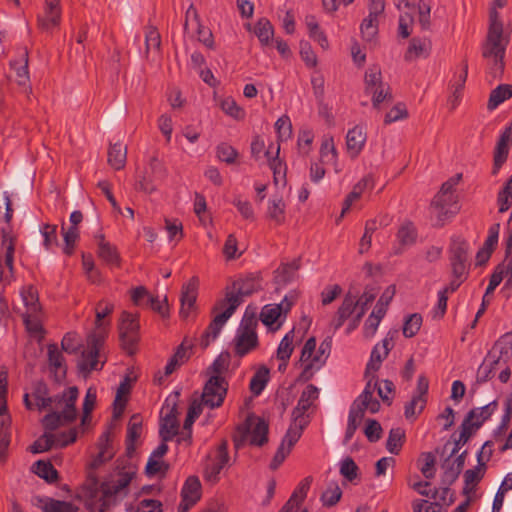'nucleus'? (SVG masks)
<instances>
[{"instance_id": "680f3d73", "label": "nucleus", "mask_w": 512, "mask_h": 512, "mask_svg": "<svg viewBox=\"0 0 512 512\" xmlns=\"http://www.w3.org/2000/svg\"><path fill=\"white\" fill-rule=\"evenodd\" d=\"M220 107L225 114L235 119H241L244 116V111L237 105L236 101L231 97L223 99L220 103Z\"/></svg>"}, {"instance_id": "c9c22d12", "label": "nucleus", "mask_w": 512, "mask_h": 512, "mask_svg": "<svg viewBox=\"0 0 512 512\" xmlns=\"http://www.w3.org/2000/svg\"><path fill=\"white\" fill-rule=\"evenodd\" d=\"M285 202L282 197H273L268 201L267 217L277 225L285 221Z\"/></svg>"}, {"instance_id": "f03ea898", "label": "nucleus", "mask_w": 512, "mask_h": 512, "mask_svg": "<svg viewBox=\"0 0 512 512\" xmlns=\"http://www.w3.org/2000/svg\"><path fill=\"white\" fill-rule=\"evenodd\" d=\"M114 310V305L108 301H100L96 308L95 331L87 337V347L82 351L78 368L82 373L89 374L93 370H101L105 360L101 361L100 351L104 345L106 328L109 322L103 321Z\"/></svg>"}, {"instance_id": "3c124183", "label": "nucleus", "mask_w": 512, "mask_h": 512, "mask_svg": "<svg viewBox=\"0 0 512 512\" xmlns=\"http://www.w3.org/2000/svg\"><path fill=\"white\" fill-rule=\"evenodd\" d=\"M98 257L102 259L106 264L111 266H117L119 264V254L116 247L112 244H102L97 250Z\"/></svg>"}, {"instance_id": "39448f33", "label": "nucleus", "mask_w": 512, "mask_h": 512, "mask_svg": "<svg viewBox=\"0 0 512 512\" xmlns=\"http://www.w3.org/2000/svg\"><path fill=\"white\" fill-rule=\"evenodd\" d=\"M78 395V388L73 386L64 390L61 394L53 396L51 406L48 408L50 413L42 419V424L46 430L53 431L59 426L70 424L76 420L78 412L75 404Z\"/></svg>"}, {"instance_id": "a878e982", "label": "nucleus", "mask_w": 512, "mask_h": 512, "mask_svg": "<svg viewBox=\"0 0 512 512\" xmlns=\"http://www.w3.org/2000/svg\"><path fill=\"white\" fill-rule=\"evenodd\" d=\"M366 143V133L362 126L356 125L348 130L346 135L347 152L351 158H356Z\"/></svg>"}, {"instance_id": "4d7b16f0", "label": "nucleus", "mask_w": 512, "mask_h": 512, "mask_svg": "<svg viewBox=\"0 0 512 512\" xmlns=\"http://www.w3.org/2000/svg\"><path fill=\"white\" fill-rule=\"evenodd\" d=\"M442 467L444 469V473L442 475V483L444 485L450 486L457 480L462 470L451 463L450 457L445 459Z\"/></svg>"}, {"instance_id": "c756f323", "label": "nucleus", "mask_w": 512, "mask_h": 512, "mask_svg": "<svg viewBox=\"0 0 512 512\" xmlns=\"http://www.w3.org/2000/svg\"><path fill=\"white\" fill-rule=\"evenodd\" d=\"M376 292L373 289H365L362 295L356 298L357 308L359 309L356 316L349 325L348 332L358 327L362 317L364 316L367 307L375 300Z\"/></svg>"}, {"instance_id": "f3484780", "label": "nucleus", "mask_w": 512, "mask_h": 512, "mask_svg": "<svg viewBox=\"0 0 512 512\" xmlns=\"http://www.w3.org/2000/svg\"><path fill=\"white\" fill-rule=\"evenodd\" d=\"M226 306L227 307H225V309L220 314L214 317L207 329L204 331L200 341L202 348H207L210 343L218 337L224 324L237 309L238 303H236V300H234L232 305Z\"/></svg>"}, {"instance_id": "473e14b6", "label": "nucleus", "mask_w": 512, "mask_h": 512, "mask_svg": "<svg viewBox=\"0 0 512 512\" xmlns=\"http://www.w3.org/2000/svg\"><path fill=\"white\" fill-rule=\"evenodd\" d=\"M320 157L323 162L331 163L337 173L340 172V168H338V154L333 137H325L322 140L320 147Z\"/></svg>"}, {"instance_id": "0e129e2a", "label": "nucleus", "mask_w": 512, "mask_h": 512, "mask_svg": "<svg viewBox=\"0 0 512 512\" xmlns=\"http://www.w3.org/2000/svg\"><path fill=\"white\" fill-rule=\"evenodd\" d=\"M279 307L275 305H265L260 313V319L266 326H272L280 318Z\"/></svg>"}, {"instance_id": "cd10ccee", "label": "nucleus", "mask_w": 512, "mask_h": 512, "mask_svg": "<svg viewBox=\"0 0 512 512\" xmlns=\"http://www.w3.org/2000/svg\"><path fill=\"white\" fill-rule=\"evenodd\" d=\"M176 412L174 405L161 421L159 434L164 442L172 440L178 434L179 423Z\"/></svg>"}, {"instance_id": "5fc2aeb1", "label": "nucleus", "mask_w": 512, "mask_h": 512, "mask_svg": "<svg viewBox=\"0 0 512 512\" xmlns=\"http://www.w3.org/2000/svg\"><path fill=\"white\" fill-rule=\"evenodd\" d=\"M359 468L351 457L344 458L340 463V474L349 482L358 479Z\"/></svg>"}, {"instance_id": "e2e57ef3", "label": "nucleus", "mask_w": 512, "mask_h": 512, "mask_svg": "<svg viewBox=\"0 0 512 512\" xmlns=\"http://www.w3.org/2000/svg\"><path fill=\"white\" fill-rule=\"evenodd\" d=\"M43 512H79V510L67 502L49 499L43 505Z\"/></svg>"}, {"instance_id": "f704fd0d", "label": "nucleus", "mask_w": 512, "mask_h": 512, "mask_svg": "<svg viewBox=\"0 0 512 512\" xmlns=\"http://www.w3.org/2000/svg\"><path fill=\"white\" fill-rule=\"evenodd\" d=\"M21 297L26 307L25 313H30V315H39L41 307L39 304L37 290L33 286L24 287L21 291Z\"/></svg>"}, {"instance_id": "b1692460", "label": "nucleus", "mask_w": 512, "mask_h": 512, "mask_svg": "<svg viewBox=\"0 0 512 512\" xmlns=\"http://www.w3.org/2000/svg\"><path fill=\"white\" fill-rule=\"evenodd\" d=\"M356 298H358V293L352 291H348L344 296L341 305L331 321V326L335 331L338 330L357 309L358 302H356Z\"/></svg>"}, {"instance_id": "2eb2a0df", "label": "nucleus", "mask_w": 512, "mask_h": 512, "mask_svg": "<svg viewBox=\"0 0 512 512\" xmlns=\"http://www.w3.org/2000/svg\"><path fill=\"white\" fill-rule=\"evenodd\" d=\"M165 176L166 170L164 165L156 157H153L138 181L136 188L151 194L157 190V182Z\"/></svg>"}, {"instance_id": "a211bd4d", "label": "nucleus", "mask_w": 512, "mask_h": 512, "mask_svg": "<svg viewBox=\"0 0 512 512\" xmlns=\"http://www.w3.org/2000/svg\"><path fill=\"white\" fill-rule=\"evenodd\" d=\"M397 333V330L389 331L381 343H378L374 346L371 352L370 360L367 363L366 374L370 372H376L380 369L381 363L384 359L387 358L390 350L394 346V339Z\"/></svg>"}, {"instance_id": "aec40b11", "label": "nucleus", "mask_w": 512, "mask_h": 512, "mask_svg": "<svg viewBox=\"0 0 512 512\" xmlns=\"http://www.w3.org/2000/svg\"><path fill=\"white\" fill-rule=\"evenodd\" d=\"M428 388V379L424 375H420L414 395L411 401L405 405V417L407 419L414 418L423 411L427 402Z\"/></svg>"}, {"instance_id": "a19ab883", "label": "nucleus", "mask_w": 512, "mask_h": 512, "mask_svg": "<svg viewBox=\"0 0 512 512\" xmlns=\"http://www.w3.org/2000/svg\"><path fill=\"white\" fill-rule=\"evenodd\" d=\"M269 381V369L265 366H261L253 375L250 381V391L255 396H258L262 393L264 388L266 387Z\"/></svg>"}, {"instance_id": "37998d69", "label": "nucleus", "mask_w": 512, "mask_h": 512, "mask_svg": "<svg viewBox=\"0 0 512 512\" xmlns=\"http://www.w3.org/2000/svg\"><path fill=\"white\" fill-rule=\"evenodd\" d=\"M294 330L288 332L281 340L277 349V358L283 361V367H287V362L293 352Z\"/></svg>"}, {"instance_id": "393cba45", "label": "nucleus", "mask_w": 512, "mask_h": 512, "mask_svg": "<svg viewBox=\"0 0 512 512\" xmlns=\"http://www.w3.org/2000/svg\"><path fill=\"white\" fill-rule=\"evenodd\" d=\"M47 354L50 372L53 373L56 381H61L66 376L67 370L61 351L56 344H49Z\"/></svg>"}, {"instance_id": "4468645a", "label": "nucleus", "mask_w": 512, "mask_h": 512, "mask_svg": "<svg viewBox=\"0 0 512 512\" xmlns=\"http://www.w3.org/2000/svg\"><path fill=\"white\" fill-rule=\"evenodd\" d=\"M77 439V430L76 428L70 429L68 432H63L61 434H52V433H44L40 438H38L33 445L31 446L32 453H41L49 450L53 446L65 447Z\"/></svg>"}, {"instance_id": "e433bc0d", "label": "nucleus", "mask_w": 512, "mask_h": 512, "mask_svg": "<svg viewBox=\"0 0 512 512\" xmlns=\"http://www.w3.org/2000/svg\"><path fill=\"white\" fill-rule=\"evenodd\" d=\"M127 149L121 143L111 144L108 150V163L115 170L124 168Z\"/></svg>"}, {"instance_id": "ea45409f", "label": "nucleus", "mask_w": 512, "mask_h": 512, "mask_svg": "<svg viewBox=\"0 0 512 512\" xmlns=\"http://www.w3.org/2000/svg\"><path fill=\"white\" fill-rule=\"evenodd\" d=\"M254 34L263 46H268L274 35V28L266 18L259 19L254 26Z\"/></svg>"}, {"instance_id": "bf43d9fd", "label": "nucleus", "mask_w": 512, "mask_h": 512, "mask_svg": "<svg viewBox=\"0 0 512 512\" xmlns=\"http://www.w3.org/2000/svg\"><path fill=\"white\" fill-rule=\"evenodd\" d=\"M313 478L311 476L305 477L298 485V487L295 489V491L290 496V500L295 502L296 504H301L304 499L307 497V493L310 489V486L312 484Z\"/></svg>"}, {"instance_id": "de8ad7c7", "label": "nucleus", "mask_w": 512, "mask_h": 512, "mask_svg": "<svg viewBox=\"0 0 512 512\" xmlns=\"http://www.w3.org/2000/svg\"><path fill=\"white\" fill-rule=\"evenodd\" d=\"M468 244L465 240L457 237L452 239L450 246V261L467 262Z\"/></svg>"}, {"instance_id": "f8f14e48", "label": "nucleus", "mask_w": 512, "mask_h": 512, "mask_svg": "<svg viewBox=\"0 0 512 512\" xmlns=\"http://www.w3.org/2000/svg\"><path fill=\"white\" fill-rule=\"evenodd\" d=\"M139 321L136 314L130 312H122L120 324H119V335L123 349L129 353L133 352L139 340Z\"/></svg>"}, {"instance_id": "9d476101", "label": "nucleus", "mask_w": 512, "mask_h": 512, "mask_svg": "<svg viewBox=\"0 0 512 512\" xmlns=\"http://www.w3.org/2000/svg\"><path fill=\"white\" fill-rule=\"evenodd\" d=\"M365 92L372 96V103L375 108H379L383 101L392 99L389 85L382 81L380 68L374 66L366 71Z\"/></svg>"}, {"instance_id": "a18cd8bd", "label": "nucleus", "mask_w": 512, "mask_h": 512, "mask_svg": "<svg viewBox=\"0 0 512 512\" xmlns=\"http://www.w3.org/2000/svg\"><path fill=\"white\" fill-rule=\"evenodd\" d=\"M512 96V86L508 84L499 85L489 97L488 108L494 109Z\"/></svg>"}, {"instance_id": "49530a36", "label": "nucleus", "mask_w": 512, "mask_h": 512, "mask_svg": "<svg viewBox=\"0 0 512 512\" xmlns=\"http://www.w3.org/2000/svg\"><path fill=\"white\" fill-rule=\"evenodd\" d=\"M405 431L400 428H392L389 432V436L386 442V448L391 454L397 455L404 443Z\"/></svg>"}, {"instance_id": "c03bdc74", "label": "nucleus", "mask_w": 512, "mask_h": 512, "mask_svg": "<svg viewBox=\"0 0 512 512\" xmlns=\"http://www.w3.org/2000/svg\"><path fill=\"white\" fill-rule=\"evenodd\" d=\"M113 455H114V451H113L112 444L109 441L107 435H104L100 439L99 452L95 456L92 465L94 467H98V466L102 465L103 463L112 459Z\"/></svg>"}, {"instance_id": "58836bf2", "label": "nucleus", "mask_w": 512, "mask_h": 512, "mask_svg": "<svg viewBox=\"0 0 512 512\" xmlns=\"http://www.w3.org/2000/svg\"><path fill=\"white\" fill-rule=\"evenodd\" d=\"M161 48V36L157 28L148 26L145 32V54L149 57L150 54H159Z\"/></svg>"}, {"instance_id": "4c0bfd02", "label": "nucleus", "mask_w": 512, "mask_h": 512, "mask_svg": "<svg viewBox=\"0 0 512 512\" xmlns=\"http://www.w3.org/2000/svg\"><path fill=\"white\" fill-rule=\"evenodd\" d=\"M300 268V260L294 259L289 263L282 264L277 270H276V281L277 283L281 284H287L291 282L295 276L296 272Z\"/></svg>"}, {"instance_id": "f257e3e1", "label": "nucleus", "mask_w": 512, "mask_h": 512, "mask_svg": "<svg viewBox=\"0 0 512 512\" xmlns=\"http://www.w3.org/2000/svg\"><path fill=\"white\" fill-rule=\"evenodd\" d=\"M318 396L319 389L312 384L308 385L301 393L298 403L292 411V422L270 463L272 470H276L283 463L292 447L300 439L304 428L309 423L308 416L305 413L318 399Z\"/></svg>"}, {"instance_id": "603ef678", "label": "nucleus", "mask_w": 512, "mask_h": 512, "mask_svg": "<svg viewBox=\"0 0 512 512\" xmlns=\"http://www.w3.org/2000/svg\"><path fill=\"white\" fill-rule=\"evenodd\" d=\"M62 234L65 243L64 253L71 255L74 251L76 241L79 238L78 228L75 226H70L68 229H65L64 223H62Z\"/></svg>"}, {"instance_id": "6ab92c4d", "label": "nucleus", "mask_w": 512, "mask_h": 512, "mask_svg": "<svg viewBox=\"0 0 512 512\" xmlns=\"http://www.w3.org/2000/svg\"><path fill=\"white\" fill-rule=\"evenodd\" d=\"M61 14L60 0H45L43 10L37 17L38 27L42 31H51L59 26Z\"/></svg>"}, {"instance_id": "7ed1b4c3", "label": "nucleus", "mask_w": 512, "mask_h": 512, "mask_svg": "<svg viewBox=\"0 0 512 512\" xmlns=\"http://www.w3.org/2000/svg\"><path fill=\"white\" fill-rule=\"evenodd\" d=\"M134 475L133 471H123L102 483L101 489L86 500V509L89 512H106L127 495V487Z\"/></svg>"}, {"instance_id": "ddd939ff", "label": "nucleus", "mask_w": 512, "mask_h": 512, "mask_svg": "<svg viewBox=\"0 0 512 512\" xmlns=\"http://www.w3.org/2000/svg\"><path fill=\"white\" fill-rule=\"evenodd\" d=\"M498 344L488 352L482 364L479 366L476 374L477 383H485L495 375V369L499 366L504 356L512 354V347H501L499 351L496 350Z\"/></svg>"}, {"instance_id": "69168bd1", "label": "nucleus", "mask_w": 512, "mask_h": 512, "mask_svg": "<svg viewBox=\"0 0 512 512\" xmlns=\"http://www.w3.org/2000/svg\"><path fill=\"white\" fill-rule=\"evenodd\" d=\"M509 152V146L498 144L496 145L495 151H494V163H493V169L492 174L496 175L502 165L506 162Z\"/></svg>"}, {"instance_id": "5701e85b", "label": "nucleus", "mask_w": 512, "mask_h": 512, "mask_svg": "<svg viewBox=\"0 0 512 512\" xmlns=\"http://www.w3.org/2000/svg\"><path fill=\"white\" fill-rule=\"evenodd\" d=\"M201 484L197 477L190 476L187 478L182 491V500L178 506V512H188L189 509L200 499Z\"/></svg>"}, {"instance_id": "bb28decb", "label": "nucleus", "mask_w": 512, "mask_h": 512, "mask_svg": "<svg viewBox=\"0 0 512 512\" xmlns=\"http://www.w3.org/2000/svg\"><path fill=\"white\" fill-rule=\"evenodd\" d=\"M496 408L497 402L492 401L483 407L469 411L464 420H466V423H470L472 427L477 430L487 419L491 417Z\"/></svg>"}, {"instance_id": "09e8293b", "label": "nucleus", "mask_w": 512, "mask_h": 512, "mask_svg": "<svg viewBox=\"0 0 512 512\" xmlns=\"http://www.w3.org/2000/svg\"><path fill=\"white\" fill-rule=\"evenodd\" d=\"M378 18L367 16L361 23L360 31L366 42H373L378 34Z\"/></svg>"}, {"instance_id": "72a5a7b5", "label": "nucleus", "mask_w": 512, "mask_h": 512, "mask_svg": "<svg viewBox=\"0 0 512 512\" xmlns=\"http://www.w3.org/2000/svg\"><path fill=\"white\" fill-rule=\"evenodd\" d=\"M431 51V42L428 39L413 38L406 52L405 58L412 60L418 57H427Z\"/></svg>"}, {"instance_id": "6e6d98bb", "label": "nucleus", "mask_w": 512, "mask_h": 512, "mask_svg": "<svg viewBox=\"0 0 512 512\" xmlns=\"http://www.w3.org/2000/svg\"><path fill=\"white\" fill-rule=\"evenodd\" d=\"M422 325V316L418 313L407 317L403 325V334L407 338L415 336Z\"/></svg>"}, {"instance_id": "1a4fd4ad", "label": "nucleus", "mask_w": 512, "mask_h": 512, "mask_svg": "<svg viewBox=\"0 0 512 512\" xmlns=\"http://www.w3.org/2000/svg\"><path fill=\"white\" fill-rule=\"evenodd\" d=\"M327 358L316 350V339L310 337L304 344L300 362L303 365V370L300 374V379L307 382L314 376L315 372L320 370L326 363Z\"/></svg>"}, {"instance_id": "423d86ee", "label": "nucleus", "mask_w": 512, "mask_h": 512, "mask_svg": "<svg viewBox=\"0 0 512 512\" xmlns=\"http://www.w3.org/2000/svg\"><path fill=\"white\" fill-rule=\"evenodd\" d=\"M268 441V424L255 415H249L245 422L239 425L233 435L236 451L246 443L253 446H263Z\"/></svg>"}, {"instance_id": "c85d7f7f", "label": "nucleus", "mask_w": 512, "mask_h": 512, "mask_svg": "<svg viewBox=\"0 0 512 512\" xmlns=\"http://www.w3.org/2000/svg\"><path fill=\"white\" fill-rule=\"evenodd\" d=\"M486 465L481 464L475 466L473 469H468L464 473V487L463 494L469 496L475 491L477 484L482 480L485 475Z\"/></svg>"}, {"instance_id": "7c9ffc66", "label": "nucleus", "mask_w": 512, "mask_h": 512, "mask_svg": "<svg viewBox=\"0 0 512 512\" xmlns=\"http://www.w3.org/2000/svg\"><path fill=\"white\" fill-rule=\"evenodd\" d=\"M11 67L16 73V81L19 85L27 87L31 92L29 84V72H28V52L23 50L20 54V60L12 61Z\"/></svg>"}, {"instance_id": "0eeeda50", "label": "nucleus", "mask_w": 512, "mask_h": 512, "mask_svg": "<svg viewBox=\"0 0 512 512\" xmlns=\"http://www.w3.org/2000/svg\"><path fill=\"white\" fill-rule=\"evenodd\" d=\"M460 178L461 175L459 174L443 183L440 191L432 200L431 213L436 217L438 225H443L446 219L459 210L453 189Z\"/></svg>"}, {"instance_id": "6e6552de", "label": "nucleus", "mask_w": 512, "mask_h": 512, "mask_svg": "<svg viewBox=\"0 0 512 512\" xmlns=\"http://www.w3.org/2000/svg\"><path fill=\"white\" fill-rule=\"evenodd\" d=\"M257 319L245 313L234 338V351L239 357H243L258 345L256 333Z\"/></svg>"}, {"instance_id": "864d4df0", "label": "nucleus", "mask_w": 512, "mask_h": 512, "mask_svg": "<svg viewBox=\"0 0 512 512\" xmlns=\"http://www.w3.org/2000/svg\"><path fill=\"white\" fill-rule=\"evenodd\" d=\"M341 496L342 491L339 485L337 483H332L322 494L321 501L324 506L332 507L340 501Z\"/></svg>"}, {"instance_id": "774afa93", "label": "nucleus", "mask_w": 512, "mask_h": 512, "mask_svg": "<svg viewBox=\"0 0 512 512\" xmlns=\"http://www.w3.org/2000/svg\"><path fill=\"white\" fill-rule=\"evenodd\" d=\"M408 117V111L404 104L398 103L392 107L385 115V124H390L398 120L406 119Z\"/></svg>"}, {"instance_id": "dca6fc26", "label": "nucleus", "mask_w": 512, "mask_h": 512, "mask_svg": "<svg viewBox=\"0 0 512 512\" xmlns=\"http://www.w3.org/2000/svg\"><path fill=\"white\" fill-rule=\"evenodd\" d=\"M258 288V282L252 278L235 281L231 287L226 289L225 299L219 303V306L220 308H224L226 305H232L234 300H236L239 306L243 301V297L251 295L257 291Z\"/></svg>"}, {"instance_id": "9b49d317", "label": "nucleus", "mask_w": 512, "mask_h": 512, "mask_svg": "<svg viewBox=\"0 0 512 512\" xmlns=\"http://www.w3.org/2000/svg\"><path fill=\"white\" fill-rule=\"evenodd\" d=\"M228 390V382L222 376L211 375L205 383L201 401L211 409L220 407Z\"/></svg>"}, {"instance_id": "412c9836", "label": "nucleus", "mask_w": 512, "mask_h": 512, "mask_svg": "<svg viewBox=\"0 0 512 512\" xmlns=\"http://www.w3.org/2000/svg\"><path fill=\"white\" fill-rule=\"evenodd\" d=\"M52 399L53 396H49L47 385L41 381L34 384L31 394H24V404L27 409L36 407L39 411L48 410Z\"/></svg>"}, {"instance_id": "338daca9", "label": "nucleus", "mask_w": 512, "mask_h": 512, "mask_svg": "<svg viewBox=\"0 0 512 512\" xmlns=\"http://www.w3.org/2000/svg\"><path fill=\"white\" fill-rule=\"evenodd\" d=\"M217 156L221 161L226 162L227 164H232L235 162L238 153L231 145L221 143L217 146Z\"/></svg>"}, {"instance_id": "2f4dec72", "label": "nucleus", "mask_w": 512, "mask_h": 512, "mask_svg": "<svg viewBox=\"0 0 512 512\" xmlns=\"http://www.w3.org/2000/svg\"><path fill=\"white\" fill-rule=\"evenodd\" d=\"M279 153L280 145L277 146L276 155L274 157L270 156L269 150L265 152V157L267 158L270 169L273 171L274 183L276 185L280 183L285 184L286 182V165L279 159Z\"/></svg>"}, {"instance_id": "20e7f679", "label": "nucleus", "mask_w": 512, "mask_h": 512, "mask_svg": "<svg viewBox=\"0 0 512 512\" xmlns=\"http://www.w3.org/2000/svg\"><path fill=\"white\" fill-rule=\"evenodd\" d=\"M506 0H493V8L490 11V25L487 34L486 43L483 46V57L494 58V73H502L504 70V56L508 38L503 36V24L499 19V13L496 8H502Z\"/></svg>"}, {"instance_id": "79ce46f5", "label": "nucleus", "mask_w": 512, "mask_h": 512, "mask_svg": "<svg viewBox=\"0 0 512 512\" xmlns=\"http://www.w3.org/2000/svg\"><path fill=\"white\" fill-rule=\"evenodd\" d=\"M142 432V418L139 414H134L127 427V450H133V443L140 437Z\"/></svg>"}, {"instance_id": "8fccbe9b", "label": "nucleus", "mask_w": 512, "mask_h": 512, "mask_svg": "<svg viewBox=\"0 0 512 512\" xmlns=\"http://www.w3.org/2000/svg\"><path fill=\"white\" fill-rule=\"evenodd\" d=\"M34 473L39 477L45 479L49 483H53L58 478L57 470L53 467L50 462H45L42 460L37 461L34 464Z\"/></svg>"}, {"instance_id": "13d9d810", "label": "nucleus", "mask_w": 512, "mask_h": 512, "mask_svg": "<svg viewBox=\"0 0 512 512\" xmlns=\"http://www.w3.org/2000/svg\"><path fill=\"white\" fill-rule=\"evenodd\" d=\"M435 456L430 453H423L419 459V462L421 463L420 471L424 475L425 478L431 479L435 475Z\"/></svg>"}, {"instance_id": "4be33fe9", "label": "nucleus", "mask_w": 512, "mask_h": 512, "mask_svg": "<svg viewBox=\"0 0 512 512\" xmlns=\"http://www.w3.org/2000/svg\"><path fill=\"white\" fill-rule=\"evenodd\" d=\"M198 286L199 279L195 276L182 286L180 316L183 319H187L195 310Z\"/></svg>"}, {"instance_id": "052dcab7", "label": "nucleus", "mask_w": 512, "mask_h": 512, "mask_svg": "<svg viewBox=\"0 0 512 512\" xmlns=\"http://www.w3.org/2000/svg\"><path fill=\"white\" fill-rule=\"evenodd\" d=\"M279 141H286L292 135V124L286 115L281 116L275 123Z\"/></svg>"}]
</instances>
